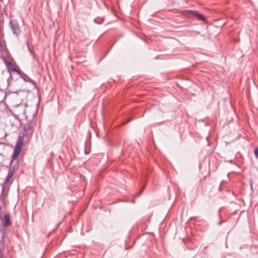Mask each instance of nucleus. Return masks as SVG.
I'll list each match as a JSON object with an SVG mask.
<instances>
[{
  "instance_id": "obj_1",
  "label": "nucleus",
  "mask_w": 258,
  "mask_h": 258,
  "mask_svg": "<svg viewBox=\"0 0 258 258\" xmlns=\"http://www.w3.org/2000/svg\"><path fill=\"white\" fill-rule=\"evenodd\" d=\"M33 132V126L31 123L26 124L23 127L22 135H20L16 142L12 158L15 160L19 156L22 149V146L24 144L25 138L28 137Z\"/></svg>"
},
{
  "instance_id": "obj_2",
  "label": "nucleus",
  "mask_w": 258,
  "mask_h": 258,
  "mask_svg": "<svg viewBox=\"0 0 258 258\" xmlns=\"http://www.w3.org/2000/svg\"><path fill=\"white\" fill-rule=\"evenodd\" d=\"M179 13L186 18L190 19L194 17L199 21H203L205 23L208 22L206 17L203 15L200 14L197 11L183 10L180 11Z\"/></svg>"
},
{
  "instance_id": "obj_3",
  "label": "nucleus",
  "mask_w": 258,
  "mask_h": 258,
  "mask_svg": "<svg viewBox=\"0 0 258 258\" xmlns=\"http://www.w3.org/2000/svg\"><path fill=\"white\" fill-rule=\"evenodd\" d=\"M2 58L8 70L9 71L15 72L17 73H20L19 69H16L13 63L9 59V57L6 56H2Z\"/></svg>"
},
{
  "instance_id": "obj_4",
  "label": "nucleus",
  "mask_w": 258,
  "mask_h": 258,
  "mask_svg": "<svg viewBox=\"0 0 258 258\" xmlns=\"http://www.w3.org/2000/svg\"><path fill=\"white\" fill-rule=\"evenodd\" d=\"M10 25L13 33L18 36L21 32L19 25L15 20H12L10 21Z\"/></svg>"
},
{
  "instance_id": "obj_5",
  "label": "nucleus",
  "mask_w": 258,
  "mask_h": 258,
  "mask_svg": "<svg viewBox=\"0 0 258 258\" xmlns=\"http://www.w3.org/2000/svg\"><path fill=\"white\" fill-rule=\"evenodd\" d=\"M16 169H17V166L15 165L12 167L10 168L9 169L7 175V176L5 179V181L3 183L4 185H7L9 183L11 178L14 175Z\"/></svg>"
},
{
  "instance_id": "obj_6",
  "label": "nucleus",
  "mask_w": 258,
  "mask_h": 258,
  "mask_svg": "<svg viewBox=\"0 0 258 258\" xmlns=\"http://www.w3.org/2000/svg\"><path fill=\"white\" fill-rule=\"evenodd\" d=\"M19 72H20V73L18 74L20 76L21 78L22 79H23L25 82H28L32 84H34V81L32 80L31 78H30L27 75L21 72L20 70L19 71Z\"/></svg>"
},
{
  "instance_id": "obj_7",
  "label": "nucleus",
  "mask_w": 258,
  "mask_h": 258,
  "mask_svg": "<svg viewBox=\"0 0 258 258\" xmlns=\"http://www.w3.org/2000/svg\"><path fill=\"white\" fill-rule=\"evenodd\" d=\"M11 225L10 217L9 214L4 215V219L3 221V225L4 227H7Z\"/></svg>"
},
{
  "instance_id": "obj_8",
  "label": "nucleus",
  "mask_w": 258,
  "mask_h": 258,
  "mask_svg": "<svg viewBox=\"0 0 258 258\" xmlns=\"http://www.w3.org/2000/svg\"><path fill=\"white\" fill-rule=\"evenodd\" d=\"M4 249V241L2 239L0 241V258L3 257V251Z\"/></svg>"
},
{
  "instance_id": "obj_9",
  "label": "nucleus",
  "mask_w": 258,
  "mask_h": 258,
  "mask_svg": "<svg viewBox=\"0 0 258 258\" xmlns=\"http://www.w3.org/2000/svg\"><path fill=\"white\" fill-rule=\"evenodd\" d=\"M5 93L0 90V102L3 101V100L5 98Z\"/></svg>"
},
{
  "instance_id": "obj_10",
  "label": "nucleus",
  "mask_w": 258,
  "mask_h": 258,
  "mask_svg": "<svg viewBox=\"0 0 258 258\" xmlns=\"http://www.w3.org/2000/svg\"><path fill=\"white\" fill-rule=\"evenodd\" d=\"M4 191V187L3 186L2 188V190L1 192V194L0 195V202H2L3 204H4V198L3 197V192Z\"/></svg>"
},
{
  "instance_id": "obj_11",
  "label": "nucleus",
  "mask_w": 258,
  "mask_h": 258,
  "mask_svg": "<svg viewBox=\"0 0 258 258\" xmlns=\"http://www.w3.org/2000/svg\"><path fill=\"white\" fill-rule=\"evenodd\" d=\"M254 154L256 157L258 158V148H256L254 151Z\"/></svg>"
},
{
  "instance_id": "obj_12",
  "label": "nucleus",
  "mask_w": 258,
  "mask_h": 258,
  "mask_svg": "<svg viewBox=\"0 0 258 258\" xmlns=\"http://www.w3.org/2000/svg\"><path fill=\"white\" fill-rule=\"evenodd\" d=\"M143 189V188L142 189V190L140 191V192L139 193V194L138 195V196H139L141 194V192H142Z\"/></svg>"
},
{
  "instance_id": "obj_13",
  "label": "nucleus",
  "mask_w": 258,
  "mask_h": 258,
  "mask_svg": "<svg viewBox=\"0 0 258 258\" xmlns=\"http://www.w3.org/2000/svg\"><path fill=\"white\" fill-rule=\"evenodd\" d=\"M222 223V221H219V223H218L219 225H221Z\"/></svg>"
},
{
  "instance_id": "obj_14",
  "label": "nucleus",
  "mask_w": 258,
  "mask_h": 258,
  "mask_svg": "<svg viewBox=\"0 0 258 258\" xmlns=\"http://www.w3.org/2000/svg\"><path fill=\"white\" fill-rule=\"evenodd\" d=\"M10 79H12V77H11L9 79H8V81H9Z\"/></svg>"
}]
</instances>
